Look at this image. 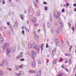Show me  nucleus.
<instances>
[{"instance_id":"54","label":"nucleus","mask_w":76,"mask_h":76,"mask_svg":"<svg viewBox=\"0 0 76 76\" xmlns=\"http://www.w3.org/2000/svg\"><path fill=\"white\" fill-rule=\"evenodd\" d=\"M27 24H29V21L28 20L27 21Z\"/></svg>"},{"instance_id":"17","label":"nucleus","mask_w":76,"mask_h":76,"mask_svg":"<svg viewBox=\"0 0 76 76\" xmlns=\"http://www.w3.org/2000/svg\"><path fill=\"white\" fill-rule=\"evenodd\" d=\"M22 57V56L19 55L16 57V58L17 60H19V59H20Z\"/></svg>"},{"instance_id":"40","label":"nucleus","mask_w":76,"mask_h":76,"mask_svg":"<svg viewBox=\"0 0 76 76\" xmlns=\"http://www.w3.org/2000/svg\"><path fill=\"white\" fill-rule=\"evenodd\" d=\"M45 9L46 10H48V7H45Z\"/></svg>"},{"instance_id":"25","label":"nucleus","mask_w":76,"mask_h":76,"mask_svg":"<svg viewBox=\"0 0 76 76\" xmlns=\"http://www.w3.org/2000/svg\"><path fill=\"white\" fill-rule=\"evenodd\" d=\"M3 45H4V44L3 43H0V47H3Z\"/></svg>"},{"instance_id":"64","label":"nucleus","mask_w":76,"mask_h":76,"mask_svg":"<svg viewBox=\"0 0 76 76\" xmlns=\"http://www.w3.org/2000/svg\"><path fill=\"white\" fill-rule=\"evenodd\" d=\"M46 62L47 63H48V61H47Z\"/></svg>"},{"instance_id":"47","label":"nucleus","mask_w":76,"mask_h":76,"mask_svg":"<svg viewBox=\"0 0 76 76\" xmlns=\"http://www.w3.org/2000/svg\"><path fill=\"white\" fill-rule=\"evenodd\" d=\"M7 24L8 25V26L10 25V23L9 22H7Z\"/></svg>"},{"instance_id":"15","label":"nucleus","mask_w":76,"mask_h":76,"mask_svg":"<svg viewBox=\"0 0 76 76\" xmlns=\"http://www.w3.org/2000/svg\"><path fill=\"white\" fill-rule=\"evenodd\" d=\"M33 13H34V11H29V16H32Z\"/></svg>"},{"instance_id":"50","label":"nucleus","mask_w":76,"mask_h":76,"mask_svg":"<svg viewBox=\"0 0 76 76\" xmlns=\"http://www.w3.org/2000/svg\"><path fill=\"white\" fill-rule=\"evenodd\" d=\"M74 7H76V4H74Z\"/></svg>"},{"instance_id":"18","label":"nucleus","mask_w":76,"mask_h":76,"mask_svg":"<svg viewBox=\"0 0 76 76\" xmlns=\"http://www.w3.org/2000/svg\"><path fill=\"white\" fill-rule=\"evenodd\" d=\"M19 69V66L18 65L16 66L15 67V71H17Z\"/></svg>"},{"instance_id":"49","label":"nucleus","mask_w":76,"mask_h":76,"mask_svg":"<svg viewBox=\"0 0 76 76\" xmlns=\"http://www.w3.org/2000/svg\"><path fill=\"white\" fill-rule=\"evenodd\" d=\"M41 62L40 61H39V64H41Z\"/></svg>"},{"instance_id":"34","label":"nucleus","mask_w":76,"mask_h":76,"mask_svg":"<svg viewBox=\"0 0 76 76\" xmlns=\"http://www.w3.org/2000/svg\"><path fill=\"white\" fill-rule=\"evenodd\" d=\"M56 42H57L58 43V42H60V41L58 39L56 40Z\"/></svg>"},{"instance_id":"31","label":"nucleus","mask_w":76,"mask_h":76,"mask_svg":"<svg viewBox=\"0 0 76 76\" xmlns=\"http://www.w3.org/2000/svg\"><path fill=\"white\" fill-rule=\"evenodd\" d=\"M25 29L26 31V32L29 31V29L27 27H25Z\"/></svg>"},{"instance_id":"2","label":"nucleus","mask_w":76,"mask_h":76,"mask_svg":"<svg viewBox=\"0 0 76 76\" xmlns=\"http://www.w3.org/2000/svg\"><path fill=\"white\" fill-rule=\"evenodd\" d=\"M33 48L36 50V51L38 52V43H36L33 46Z\"/></svg>"},{"instance_id":"9","label":"nucleus","mask_w":76,"mask_h":76,"mask_svg":"<svg viewBox=\"0 0 76 76\" xmlns=\"http://www.w3.org/2000/svg\"><path fill=\"white\" fill-rule=\"evenodd\" d=\"M18 26V23L17 21H15L14 25V28H15V29L17 28Z\"/></svg>"},{"instance_id":"14","label":"nucleus","mask_w":76,"mask_h":76,"mask_svg":"<svg viewBox=\"0 0 76 76\" xmlns=\"http://www.w3.org/2000/svg\"><path fill=\"white\" fill-rule=\"evenodd\" d=\"M28 9L29 12L34 11V9H33V8L32 7H29Z\"/></svg>"},{"instance_id":"8","label":"nucleus","mask_w":76,"mask_h":76,"mask_svg":"<svg viewBox=\"0 0 76 76\" xmlns=\"http://www.w3.org/2000/svg\"><path fill=\"white\" fill-rule=\"evenodd\" d=\"M56 49H54L53 50H52V56H54L56 54Z\"/></svg>"},{"instance_id":"29","label":"nucleus","mask_w":76,"mask_h":76,"mask_svg":"<svg viewBox=\"0 0 76 76\" xmlns=\"http://www.w3.org/2000/svg\"><path fill=\"white\" fill-rule=\"evenodd\" d=\"M25 60V59L23 58H21L20 60V61H24Z\"/></svg>"},{"instance_id":"42","label":"nucleus","mask_w":76,"mask_h":76,"mask_svg":"<svg viewBox=\"0 0 76 76\" xmlns=\"http://www.w3.org/2000/svg\"><path fill=\"white\" fill-rule=\"evenodd\" d=\"M43 4H47V3L46 2H43Z\"/></svg>"},{"instance_id":"21","label":"nucleus","mask_w":76,"mask_h":76,"mask_svg":"<svg viewBox=\"0 0 76 76\" xmlns=\"http://www.w3.org/2000/svg\"><path fill=\"white\" fill-rule=\"evenodd\" d=\"M64 55L65 56H70V54L66 53H65Z\"/></svg>"},{"instance_id":"6","label":"nucleus","mask_w":76,"mask_h":76,"mask_svg":"<svg viewBox=\"0 0 76 76\" xmlns=\"http://www.w3.org/2000/svg\"><path fill=\"white\" fill-rule=\"evenodd\" d=\"M2 63H3L4 66L6 65L7 64V60L5 59L3 60L2 61Z\"/></svg>"},{"instance_id":"59","label":"nucleus","mask_w":76,"mask_h":76,"mask_svg":"<svg viewBox=\"0 0 76 76\" xmlns=\"http://www.w3.org/2000/svg\"><path fill=\"white\" fill-rule=\"evenodd\" d=\"M4 28L6 29H7V27H4Z\"/></svg>"},{"instance_id":"23","label":"nucleus","mask_w":76,"mask_h":76,"mask_svg":"<svg viewBox=\"0 0 76 76\" xmlns=\"http://www.w3.org/2000/svg\"><path fill=\"white\" fill-rule=\"evenodd\" d=\"M19 67L20 69H22L23 67V64H21L19 66Z\"/></svg>"},{"instance_id":"26","label":"nucleus","mask_w":76,"mask_h":76,"mask_svg":"<svg viewBox=\"0 0 76 76\" xmlns=\"http://www.w3.org/2000/svg\"><path fill=\"white\" fill-rule=\"evenodd\" d=\"M3 40H4V39L3 37H0V41H1V42H2V41H3Z\"/></svg>"},{"instance_id":"41","label":"nucleus","mask_w":76,"mask_h":76,"mask_svg":"<svg viewBox=\"0 0 76 76\" xmlns=\"http://www.w3.org/2000/svg\"><path fill=\"white\" fill-rule=\"evenodd\" d=\"M72 47H73V46L72 45L71 46H70V48H69L70 50H71V49H72Z\"/></svg>"},{"instance_id":"48","label":"nucleus","mask_w":76,"mask_h":76,"mask_svg":"<svg viewBox=\"0 0 76 76\" xmlns=\"http://www.w3.org/2000/svg\"><path fill=\"white\" fill-rule=\"evenodd\" d=\"M68 25H69V26H70L71 25V24H70V23H68Z\"/></svg>"},{"instance_id":"11","label":"nucleus","mask_w":76,"mask_h":76,"mask_svg":"<svg viewBox=\"0 0 76 76\" xmlns=\"http://www.w3.org/2000/svg\"><path fill=\"white\" fill-rule=\"evenodd\" d=\"M37 21V19L35 17H33L31 19V21L33 22H35Z\"/></svg>"},{"instance_id":"22","label":"nucleus","mask_w":76,"mask_h":76,"mask_svg":"<svg viewBox=\"0 0 76 76\" xmlns=\"http://www.w3.org/2000/svg\"><path fill=\"white\" fill-rule=\"evenodd\" d=\"M56 62H57V59H55L53 61V64H56Z\"/></svg>"},{"instance_id":"19","label":"nucleus","mask_w":76,"mask_h":76,"mask_svg":"<svg viewBox=\"0 0 76 76\" xmlns=\"http://www.w3.org/2000/svg\"><path fill=\"white\" fill-rule=\"evenodd\" d=\"M20 18L21 19H22V20H24V15H23L21 14L20 15Z\"/></svg>"},{"instance_id":"30","label":"nucleus","mask_w":76,"mask_h":76,"mask_svg":"<svg viewBox=\"0 0 76 76\" xmlns=\"http://www.w3.org/2000/svg\"><path fill=\"white\" fill-rule=\"evenodd\" d=\"M4 65V64H3V63L2 62L0 64V66H1V67H3Z\"/></svg>"},{"instance_id":"56","label":"nucleus","mask_w":76,"mask_h":76,"mask_svg":"<svg viewBox=\"0 0 76 76\" xmlns=\"http://www.w3.org/2000/svg\"><path fill=\"white\" fill-rule=\"evenodd\" d=\"M24 13H25V14L26 13V10H25V11H24Z\"/></svg>"},{"instance_id":"57","label":"nucleus","mask_w":76,"mask_h":76,"mask_svg":"<svg viewBox=\"0 0 76 76\" xmlns=\"http://www.w3.org/2000/svg\"><path fill=\"white\" fill-rule=\"evenodd\" d=\"M74 11L75 12H76V8L74 10Z\"/></svg>"},{"instance_id":"32","label":"nucleus","mask_w":76,"mask_h":76,"mask_svg":"<svg viewBox=\"0 0 76 76\" xmlns=\"http://www.w3.org/2000/svg\"><path fill=\"white\" fill-rule=\"evenodd\" d=\"M20 55H21L20 56H22H22H23V52H20Z\"/></svg>"},{"instance_id":"61","label":"nucleus","mask_w":76,"mask_h":76,"mask_svg":"<svg viewBox=\"0 0 76 76\" xmlns=\"http://www.w3.org/2000/svg\"><path fill=\"white\" fill-rule=\"evenodd\" d=\"M39 75H41V72H39Z\"/></svg>"},{"instance_id":"36","label":"nucleus","mask_w":76,"mask_h":76,"mask_svg":"<svg viewBox=\"0 0 76 76\" xmlns=\"http://www.w3.org/2000/svg\"><path fill=\"white\" fill-rule=\"evenodd\" d=\"M48 47H49V46H48V44L47 43V44H46V48H48Z\"/></svg>"},{"instance_id":"13","label":"nucleus","mask_w":76,"mask_h":76,"mask_svg":"<svg viewBox=\"0 0 76 76\" xmlns=\"http://www.w3.org/2000/svg\"><path fill=\"white\" fill-rule=\"evenodd\" d=\"M32 45H33V44L32 43H28V47L29 49H31L32 48Z\"/></svg>"},{"instance_id":"27","label":"nucleus","mask_w":76,"mask_h":76,"mask_svg":"<svg viewBox=\"0 0 76 76\" xmlns=\"http://www.w3.org/2000/svg\"><path fill=\"white\" fill-rule=\"evenodd\" d=\"M9 28H10V29L11 31H12L13 30V27H12V26H9Z\"/></svg>"},{"instance_id":"45","label":"nucleus","mask_w":76,"mask_h":76,"mask_svg":"<svg viewBox=\"0 0 76 76\" xmlns=\"http://www.w3.org/2000/svg\"><path fill=\"white\" fill-rule=\"evenodd\" d=\"M43 47H44V44H42L41 45L42 48H43Z\"/></svg>"},{"instance_id":"58","label":"nucleus","mask_w":76,"mask_h":76,"mask_svg":"<svg viewBox=\"0 0 76 76\" xmlns=\"http://www.w3.org/2000/svg\"><path fill=\"white\" fill-rule=\"evenodd\" d=\"M57 15H60V12H58V14H57Z\"/></svg>"},{"instance_id":"43","label":"nucleus","mask_w":76,"mask_h":76,"mask_svg":"<svg viewBox=\"0 0 76 76\" xmlns=\"http://www.w3.org/2000/svg\"><path fill=\"white\" fill-rule=\"evenodd\" d=\"M66 5L67 6H69V4L68 3H67L66 4Z\"/></svg>"},{"instance_id":"52","label":"nucleus","mask_w":76,"mask_h":76,"mask_svg":"<svg viewBox=\"0 0 76 76\" xmlns=\"http://www.w3.org/2000/svg\"><path fill=\"white\" fill-rule=\"evenodd\" d=\"M72 30H74L75 29V28L74 27H72Z\"/></svg>"},{"instance_id":"28","label":"nucleus","mask_w":76,"mask_h":76,"mask_svg":"<svg viewBox=\"0 0 76 76\" xmlns=\"http://www.w3.org/2000/svg\"><path fill=\"white\" fill-rule=\"evenodd\" d=\"M62 67L63 68V69H66V66H64V65H62Z\"/></svg>"},{"instance_id":"4","label":"nucleus","mask_w":76,"mask_h":76,"mask_svg":"<svg viewBox=\"0 0 76 76\" xmlns=\"http://www.w3.org/2000/svg\"><path fill=\"white\" fill-rule=\"evenodd\" d=\"M10 52V53H12V52H13V49L12 48H10V49L8 48L7 49L6 52V54L7 55L9 54Z\"/></svg>"},{"instance_id":"44","label":"nucleus","mask_w":76,"mask_h":76,"mask_svg":"<svg viewBox=\"0 0 76 76\" xmlns=\"http://www.w3.org/2000/svg\"><path fill=\"white\" fill-rule=\"evenodd\" d=\"M61 60L60 61H63L64 60L63 59V58H61Z\"/></svg>"},{"instance_id":"16","label":"nucleus","mask_w":76,"mask_h":76,"mask_svg":"<svg viewBox=\"0 0 76 76\" xmlns=\"http://www.w3.org/2000/svg\"><path fill=\"white\" fill-rule=\"evenodd\" d=\"M4 75V72L3 71L0 70V76H2Z\"/></svg>"},{"instance_id":"35","label":"nucleus","mask_w":76,"mask_h":76,"mask_svg":"<svg viewBox=\"0 0 76 76\" xmlns=\"http://www.w3.org/2000/svg\"><path fill=\"white\" fill-rule=\"evenodd\" d=\"M65 11V10H64V9H63L62 10L61 12H62V13H63V12H64Z\"/></svg>"},{"instance_id":"7","label":"nucleus","mask_w":76,"mask_h":76,"mask_svg":"<svg viewBox=\"0 0 76 76\" xmlns=\"http://www.w3.org/2000/svg\"><path fill=\"white\" fill-rule=\"evenodd\" d=\"M37 72L35 71L34 70H30L28 71V73L29 74H31V73H36Z\"/></svg>"},{"instance_id":"24","label":"nucleus","mask_w":76,"mask_h":76,"mask_svg":"<svg viewBox=\"0 0 76 76\" xmlns=\"http://www.w3.org/2000/svg\"><path fill=\"white\" fill-rule=\"evenodd\" d=\"M19 72L20 74V75H23V74L24 73V72L22 71H20Z\"/></svg>"},{"instance_id":"12","label":"nucleus","mask_w":76,"mask_h":76,"mask_svg":"<svg viewBox=\"0 0 76 76\" xmlns=\"http://www.w3.org/2000/svg\"><path fill=\"white\" fill-rule=\"evenodd\" d=\"M33 34H34V37L36 38V39H37V38H38V36L37 35V34H36V32L35 31H33Z\"/></svg>"},{"instance_id":"20","label":"nucleus","mask_w":76,"mask_h":76,"mask_svg":"<svg viewBox=\"0 0 76 76\" xmlns=\"http://www.w3.org/2000/svg\"><path fill=\"white\" fill-rule=\"evenodd\" d=\"M15 75L16 76H20V72H19L18 73H15Z\"/></svg>"},{"instance_id":"53","label":"nucleus","mask_w":76,"mask_h":76,"mask_svg":"<svg viewBox=\"0 0 76 76\" xmlns=\"http://www.w3.org/2000/svg\"><path fill=\"white\" fill-rule=\"evenodd\" d=\"M66 70L67 71V72H69V69H66Z\"/></svg>"},{"instance_id":"5","label":"nucleus","mask_w":76,"mask_h":76,"mask_svg":"<svg viewBox=\"0 0 76 76\" xmlns=\"http://www.w3.org/2000/svg\"><path fill=\"white\" fill-rule=\"evenodd\" d=\"M36 1L34 2V3L35 4V7H36L38 8V0H36Z\"/></svg>"},{"instance_id":"60","label":"nucleus","mask_w":76,"mask_h":76,"mask_svg":"<svg viewBox=\"0 0 76 76\" xmlns=\"http://www.w3.org/2000/svg\"><path fill=\"white\" fill-rule=\"evenodd\" d=\"M67 63V61H66L65 62V63Z\"/></svg>"},{"instance_id":"63","label":"nucleus","mask_w":76,"mask_h":76,"mask_svg":"<svg viewBox=\"0 0 76 76\" xmlns=\"http://www.w3.org/2000/svg\"><path fill=\"white\" fill-rule=\"evenodd\" d=\"M37 16H38V12H37Z\"/></svg>"},{"instance_id":"38","label":"nucleus","mask_w":76,"mask_h":76,"mask_svg":"<svg viewBox=\"0 0 76 76\" xmlns=\"http://www.w3.org/2000/svg\"><path fill=\"white\" fill-rule=\"evenodd\" d=\"M7 70H9L10 71H12V69L11 68H7Z\"/></svg>"},{"instance_id":"55","label":"nucleus","mask_w":76,"mask_h":76,"mask_svg":"<svg viewBox=\"0 0 76 76\" xmlns=\"http://www.w3.org/2000/svg\"><path fill=\"white\" fill-rule=\"evenodd\" d=\"M69 64H72V62H71V61H70L69 62Z\"/></svg>"},{"instance_id":"1","label":"nucleus","mask_w":76,"mask_h":76,"mask_svg":"<svg viewBox=\"0 0 76 76\" xmlns=\"http://www.w3.org/2000/svg\"><path fill=\"white\" fill-rule=\"evenodd\" d=\"M32 53L31 56V58L33 60H35V58L36 57V53L35 51H32L31 52Z\"/></svg>"},{"instance_id":"33","label":"nucleus","mask_w":76,"mask_h":76,"mask_svg":"<svg viewBox=\"0 0 76 76\" xmlns=\"http://www.w3.org/2000/svg\"><path fill=\"white\" fill-rule=\"evenodd\" d=\"M22 33L23 35H24V34H25V31L23 30L22 31Z\"/></svg>"},{"instance_id":"51","label":"nucleus","mask_w":76,"mask_h":76,"mask_svg":"<svg viewBox=\"0 0 76 76\" xmlns=\"http://www.w3.org/2000/svg\"><path fill=\"white\" fill-rule=\"evenodd\" d=\"M34 25L35 26H38V24H35Z\"/></svg>"},{"instance_id":"46","label":"nucleus","mask_w":76,"mask_h":76,"mask_svg":"<svg viewBox=\"0 0 76 76\" xmlns=\"http://www.w3.org/2000/svg\"><path fill=\"white\" fill-rule=\"evenodd\" d=\"M60 25H61V27H63V24H62V23H61V24H60Z\"/></svg>"},{"instance_id":"37","label":"nucleus","mask_w":76,"mask_h":76,"mask_svg":"<svg viewBox=\"0 0 76 76\" xmlns=\"http://www.w3.org/2000/svg\"><path fill=\"white\" fill-rule=\"evenodd\" d=\"M4 28V26H1L0 27V29L2 30L1 29H3Z\"/></svg>"},{"instance_id":"10","label":"nucleus","mask_w":76,"mask_h":76,"mask_svg":"<svg viewBox=\"0 0 76 76\" xmlns=\"http://www.w3.org/2000/svg\"><path fill=\"white\" fill-rule=\"evenodd\" d=\"M35 61H33L31 64V66L32 67H35Z\"/></svg>"},{"instance_id":"3","label":"nucleus","mask_w":76,"mask_h":76,"mask_svg":"<svg viewBox=\"0 0 76 76\" xmlns=\"http://www.w3.org/2000/svg\"><path fill=\"white\" fill-rule=\"evenodd\" d=\"M4 44V45L3 49L4 50H6V48H7V47L9 46V43H5Z\"/></svg>"},{"instance_id":"39","label":"nucleus","mask_w":76,"mask_h":76,"mask_svg":"<svg viewBox=\"0 0 76 76\" xmlns=\"http://www.w3.org/2000/svg\"><path fill=\"white\" fill-rule=\"evenodd\" d=\"M2 4H4L5 3V1L3 0L2 1Z\"/></svg>"},{"instance_id":"62","label":"nucleus","mask_w":76,"mask_h":76,"mask_svg":"<svg viewBox=\"0 0 76 76\" xmlns=\"http://www.w3.org/2000/svg\"><path fill=\"white\" fill-rule=\"evenodd\" d=\"M50 57V55H48V57Z\"/></svg>"}]
</instances>
